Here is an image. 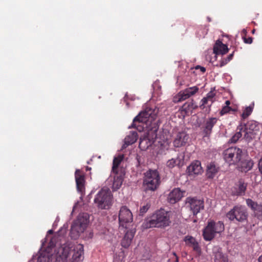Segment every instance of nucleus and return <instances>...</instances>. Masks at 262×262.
<instances>
[{
  "mask_svg": "<svg viewBox=\"0 0 262 262\" xmlns=\"http://www.w3.org/2000/svg\"><path fill=\"white\" fill-rule=\"evenodd\" d=\"M243 132V130H238L231 138V141L233 143L236 142L238 139L242 137V132Z\"/></svg>",
  "mask_w": 262,
  "mask_h": 262,
  "instance_id": "c9c22d12",
  "label": "nucleus"
},
{
  "mask_svg": "<svg viewBox=\"0 0 262 262\" xmlns=\"http://www.w3.org/2000/svg\"><path fill=\"white\" fill-rule=\"evenodd\" d=\"M247 213L244 207L240 205L235 206L226 214V217L230 221L235 220L239 222L246 221L247 218Z\"/></svg>",
  "mask_w": 262,
  "mask_h": 262,
  "instance_id": "9d476101",
  "label": "nucleus"
},
{
  "mask_svg": "<svg viewBox=\"0 0 262 262\" xmlns=\"http://www.w3.org/2000/svg\"><path fill=\"white\" fill-rule=\"evenodd\" d=\"M233 53L234 52H233L232 53L229 54L227 57L226 58L227 59H229V61H230L231 60H232V59L233 58Z\"/></svg>",
  "mask_w": 262,
  "mask_h": 262,
  "instance_id": "c03bdc74",
  "label": "nucleus"
},
{
  "mask_svg": "<svg viewBox=\"0 0 262 262\" xmlns=\"http://www.w3.org/2000/svg\"><path fill=\"white\" fill-rule=\"evenodd\" d=\"M184 241L187 246L192 247L193 250L198 253H201V247L194 237L190 235H187L184 237Z\"/></svg>",
  "mask_w": 262,
  "mask_h": 262,
  "instance_id": "aec40b11",
  "label": "nucleus"
},
{
  "mask_svg": "<svg viewBox=\"0 0 262 262\" xmlns=\"http://www.w3.org/2000/svg\"><path fill=\"white\" fill-rule=\"evenodd\" d=\"M176 262H178V257L176 256Z\"/></svg>",
  "mask_w": 262,
  "mask_h": 262,
  "instance_id": "8fccbe9b",
  "label": "nucleus"
},
{
  "mask_svg": "<svg viewBox=\"0 0 262 262\" xmlns=\"http://www.w3.org/2000/svg\"><path fill=\"white\" fill-rule=\"evenodd\" d=\"M253 106L254 104H252V105L246 107L244 110L243 111V113L241 115V117L243 119H245L247 118L249 116L251 115L253 111Z\"/></svg>",
  "mask_w": 262,
  "mask_h": 262,
  "instance_id": "72a5a7b5",
  "label": "nucleus"
},
{
  "mask_svg": "<svg viewBox=\"0 0 262 262\" xmlns=\"http://www.w3.org/2000/svg\"><path fill=\"white\" fill-rule=\"evenodd\" d=\"M94 202L100 209H108L112 203L111 192L107 189H102L97 194L94 199Z\"/></svg>",
  "mask_w": 262,
  "mask_h": 262,
  "instance_id": "0eeeda50",
  "label": "nucleus"
},
{
  "mask_svg": "<svg viewBox=\"0 0 262 262\" xmlns=\"http://www.w3.org/2000/svg\"><path fill=\"white\" fill-rule=\"evenodd\" d=\"M198 105L192 99L190 101L185 102L182 106V110L185 113H192V111L198 108Z\"/></svg>",
  "mask_w": 262,
  "mask_h": 262,
  "instance_id": "c756f323",
  "label": "nucleus"
},
{
  "mask_svg": "<svg viewBox=\"0 0 262 262\" xmlns=\"http://www.w3.org/2000/svg\"><path fill=\"white\" fill-rule=\"evenodd\" d=\"M203 172L201 162L198 160L192 162L187 168V172L189 176L199 175Z\"/></svg>",
  "mask_w": 262,
  "mask_h": 262,
  "instance_id": "dca6fc26",
  "label": "nucleus"
},
{
  "mask_svg": "<svg viewBox=\"0 0 262 262\" xmlns=\"http://www.w3.org/2000/svg\"><path fill=\"white\" fill-rule=\"evenodd\" d=\"M199 88L197 86L187 88L183 91H181L177 95L175 99L177 102H180L189 98L199 92Z\"/></svg>",
  "mask_w": 262,
  "mask_h": 262,
  "instance_id": "f8f14e48",
  "label": "nucleus"
},
{
  "mask_svg": "<svg viewBox=\"0 0 262 262\" xmlns=\"http://www.w3.org/2000/svg\"><path fill=\"white\" fill-rule=\"evenodd\" d=\"M85 229L80 225H78V223L74 221L71 227L70 236L71 238L73 239L77 238L80 234L83 232Z\"/></svg>",
  "mask_w": 262,
  "mask_h": 262,
  "instance_id": "412c9836",
  "label": "nucleus"
},
{
  "mask_svg": "<svg viewBox=\"0 0 262 262\" xmlns=\"http://www.w3.org/2000/svg\"><path fill=\"white\" fill-rule=\"evenodd\" d=\"M200 69L201 70V71L203 73H204L205 71H206V69L204 68V67H201L200 66H198L196 67V69Z\"/></svg>",
  "mask_w": 262,
  "mask_h": 262,
  "instance_id": "37998d69",
  "label": "nucleus"
},
{
  "mask_svg": "<svg viewBox=\"0 0 262 262\" xmlns=\"http://www.w3.org/2000/svg\"><path fill=\"white\" fill-rule=\"evenodd\" d=\"M173 255H174L175 256H176V254L175 253H173Z\"/></svg>",
  "mask_w": 262,
  "mask_h": 262,
  "instance_id": "603ef678",
  "label": "nucleus"
},
{
  "mask_svg": "<svg viewBox=\"0 0 262 262\" xmlns=\"http://www.w3.org/2000/svg\"><path fill=\"white\" fill-rule=\"evenodd\" d=\"M114 173L115 174L114 177L112 188L114 191H116L119 189L122 184L124 174L122 173H119L118 172Z\"/></svg>",
  "mask_w": 262,
  "mask_h": 262,
  "instance_id": "393cba45",
  "label": "nucleus"
},
{
  "mask_svg": "<svg viewBox=\"0 0 262 262\" xmlns=\"http://www.w3.org/2000/svg\"><path fill=\"white\" fill-rule=\"evenodd\" d=\"M160 182L159 174L156 170H149L145 173L143 184L146 190H155L159 186Z\"/></svg>",
  "mask_w": 262,
  "mask_h": 262,
  "instance_id": "39448f33",
  "label": "nucleus"
},
{
  "mask_svg": "<svg viewBox=\"0 0 262 262\" xmlns=\"http://www.w3.org/2000/svg\"><path fill=\"white\" fill-rule=\"evenodd\" d=\"M48 233L49 234H52L53 233V231L52 230H50L48 231Z\"/></svg>",
  "mask_w": 262,
  "mask_h": 262,
  "instance_id": "de8ad7c7",
  "label": "nucleus"
},
{
  "mask_svg": "<svg viewBox=\"0 0 262 262\" xmlns=\"http://www.w3.org/2000/svg\"><path fill=\"white\" fill-rule=\"evenodd\" d=\"M184 156H182L181 157L179 156L177 159H171L169 160L167 162V166L169 168H172L175 166L178 165L179 166H181L182 161L183 160Z\"/></svg>",
  "mask_w": 262,
  "mask_h": 262,
  "instance_id": "2f4dec72",
  "label": "nucleus"
},
{
  "mask_svg": "<svg viewBox=\"0 0 262 262\" xmlns=\"http://www.w3.org/2000/svg\"><path fill=\"white\" fill-rule=\"evenodd\" d=\"M246 203L248 206L254 211L255 216H262V204H258L250 199L246 200Z\"/></svg>",
  "mask_w": 262,
  "mask_h": 262,
  "instance_id": "5701e85b",
  "label": "nucleus"
},
{
  "mask_svg": "<svg viewBox=\"0 0 262 262\" xmlns=\"http://www.w3.org/2000/svg\"><path fill=\"white\" fill-rule=\"evenodd\" d=\"M243 39L244 40V42L245 43L251 44L253 41V38L252 37H248L247 38L246 36H243Z\"/></svg>",
  "mask_w": 262,
  "mask_h": 262,
  "instance_id": "ea45409f",
  "label": "nucleus"
},
{
  "mask_svg": "<svg viewBox=\"0 0 262 262\" xmlns=\"http://www.w3.org/2000/svg\"><path fill=\"white\" fill-rule=\"evenodd\" d=\"M258 168L260 173L262 175V157L258 161Z\"/></svg>",
  "mask_w": 262,
  "mask_h": 262,
  "instance_id": "79ce46f5",
  "label": "nucleus"
},
{
  "mask_svg": "<svg viewBox=\"0 0 262 262\" xmlns=\"http://www.w3.org/2000/svg\"><path fill=\"white\" fill-rule=\"evenodd\" d=\"M247 187V184L245 183L243 181L240 180L238 181V184L237 187L235 188V191H232V194L234 195H244L245 193Z\"/></svg>",
  "mask_w": 262,
  "mask_h": 262,
  "instance_id": "a878e982",
  "label": "nucleus"
},
{
  "mask_svg": "<svg viewBox=\"0 0 262 262\" xmlns=\"http://www.w3.org/2000/svg\"><path fill=\"white\" fill-rule=\"evenodd\" d=\"M216 94L214 91H211L206 95V97L203 98L200 103V108L204 110L205 108H209L216 101Z\"/></svg>",
  "mask_w": 262,
  "mask_h": 262,
  "instance_id": "4468645a",
  "label": "nucleus"
},
{
  "mask_svg": "<svg viewBox=\"0 0 262 262\" xmlns=\"http://www.w3.org/2000/svg\"><path fill=\"white\" fill-rule=\"evenodd\" d=\"M188 138V135L185 132H179L173 140L174 146L180 147L184 146L187 142Z\"/></svg>",
  "mask_w": 262,
  "mask_h": 262,
  "instance_id": "f3484780",
  "label": "nucleus"
},
{
  "mask_svg": "<svg viewBox=\"0 0 262 262\" xmlns=\"http://www.w3.org/2000/svg\"><path fill=\"white\" fill-rule=\"evenodd\" d=\"M61 240V237L55 236L51 239L48 248L52 249L58 247L56 252V260L55 262H68L70 254L73 252L71 262H79L83 259V246L81 244L75 245L72 242H68L61 244L58 241Z\"/></svg>",
  "mask_w": 262,
  "mask_h": 262,
  "instance_id": "f03ea898",
  "label": "nucleus"
},
{
  "mask_svg": "<svg viewBox=\"0 0 262 262\" xmlns=\"http://www.w3.org/2000/svg\"><path fill=\"white\" fill-rule=\"evenodd\" d=\"M253 165V161L248 158L244 160L241 159L239 162L238 167L242 172H247L252 168Z\"/></svg>",
  "mask_w": 262,
  "mask_h": 262,
  "instance_id": "4be33fe9",
  "label": "nucleus"
},
{
  "mask_svg": "<svg viewBox=\"0 0 262 262\" xmlns=\"http://www.w3.org/2000/svg\"><path fill=\"white\" fill-rule=\"evenodd\" d=\"M219 171V167L214 163H210L207 166L206 176L208 179H213Z\"/></svg>",
  "mask_w": 262,
  "mask_h": 262,
  "instance_id": "bb28decb",
  "label": "nucleus"
},
{
  "mask_svg": "<svg viewBox=\"0 0 262 262\" xmlns=\"http://www.w3.org/2000/svg\"><path fill=\"white\" fill-rule=\"evenodd\" d=\"M170 223L169 212L161 209L157 210L150 218L145 221L143 226L145 228H163L168 226Z\"/></svg>",
  "mask_w": 262,
  "mask_h": 262,
  "instance_id": "7ed1b4c3",
  "label": "nucleus"
},
{
  "mask_svg": "<svg viewBox=\"0 0 262 262\" xmlns=\"http://www.w3.org/2000/svg\"><path fill=\"white\" fill-rule=\"evenodd\" d=\"M133 221V214L126 206L121 207L119 213L120 228L127 229L132 225Z\"/></svg>",
  "mask_w": 262,
  "mask_h": 262,
  "instance_id": "1a4fd4ad",
  "label": "nucleus"
},
{
  "mask_svg": "<svg viewBox=\"0 0 262 262\" xmlns=\"http://www.w3.org/2000/svg\"><path fill=\"white\" fill-rule=\"evenodd\" d=\"M126 230L127 231L121 241V245L125 248H128L130 245L136 232L135 228H132L131 229H127Z\"/></svg>",
  "mask_w": 262,
  "mask_h": 262,
  "instance_id": "a211bd4d",
  "label": "nucleus"
},
{
  "mask_svg": "<svg viewBox=\"0 0 262 262\" xmlns=\"http://www.w3.org/2000/svg\"><path fill=\"white\" fill-rule=\"evenodd\" d=\"M259 129L258 124L254 120H250L246 124H241L237 128V130H243L244 138L249 142L255 138Z\"/></svg>",
  "mask_w": 262,
  "mask_h": 262,
  "instance_id": "423d86ee",
  "label": "nucleus"
},
{
  "mask_svg": "<svg viewBox=\"0 0 262 262\" xmlns=\"http://www.w3.org/2000/svg\"><path fill=\"white\" fill-rule=\"evenodd\" d=\"M75 177L77 190L81 195H83L85 192V180L84 174L80 170L77 169L75 172Z\"/></svg>",
  "mask_w": 262,
  "mask_h": 262,
  "instance_id": "ddd939ff",
  "label": "nucleus"
},
{
  "mask_svg": "<svg viewBox=\"0 0 262 262\" xmlns=\"http://www.w3.org/2000/svg\"><path fill=\"white\" fill-rule=\"evenodd\" d=\"M224 230V225L223 222L210 221L203 230V238L206 241H210L214 238L216 233H220Z\"/></svg>",
  "mask_w": 262,
  "mask_h": 262,
  "instance_id": "20e7f679",
  "label": "nucleus"
},
{
  "mask_svg": "<svg viewBox=\"0 0 262 262\" xmlns=\"http://www.w3.org/2000/svg\"><path fill=\"white\" fill-rule=\"evenodd\" d=\"M90 169H91V167H88V166H87V167H86V170H90Z\"/></svg>",
  "mask_w": 262,
  "mask_h": 262,
  "instance_id": "09e8293b",
  "label": "nucleus"
},
{
  "mask_svg": "<svg viewBox=\"0 0 262 262\" xmlns=\"http://www.w3.org/2000/svg\"><path fill=\"white\" fill-rule=\"evenodd\" d=\"M78 225H80L84 228L86 229L89 221V216L88 213H82L78 216L76 220L75 221Z\"/></svg>",
  "mask_w": 262,
  "mask_h": 262,
  "instance_id": "cd10ccee",
  "label": "nucleus"
},
{
  "mask_svg": "<svg viewBox=\"0 0 262 262\" xmlns=\"http://www.w3.org/2000/svg\"><path fill=\"white\" fill-rule=\"evenodd\" d=\"M243 155L241 149L231 147L224 150L223 152L224 159L230 165L236 164L239 162Z\"/></svg>",
  "mask_w": 262,
  "mask_h": 262,
  "instance_id": "6e6552de",
  "label": "nucleus"
},
{
  "mask_svg": "<svg viewBox=\"0 0 262 262\" xmlns=\"http://www.w3.org/2000/svg\"><path fill=\"white\" fill-rule=\"evenodd\" d=\"M243 132V130H238L231 138V141L233 143L236 142L238 139L242 137V132Z\"/></svg>",
  "mask_w": 262,
  "mask_h": 262,
  "instance_id": "f704fd0d",
  "label": "nucleus"
},
{
  "mask_svg": "<svg viewBox=\"0 0 262 262\" xmlns=\"http://www.w3.org/2000/svg\"><path fill=\"white\" fill-rule=\"evenodd\" d=\"M186 204L194 215H196L204 208V201L197 199L196 198L188 197L186 198Z\"/></svg>",
  "mask_w": 262,
  "mask_h": 262,
  "instance_id": "9b49d317",
  "label": "nucleus"
},
{
  "mask_svg": "<svg viewBox=\"0 0 262 262\" xmlns=\"http://www.w3.org/2000/svg\"><path fill=\"white\" fill-rule=\"evenodd\" d=\"M228 62H229V59H227L226 58H224L220 61L219 67H222L227 64Z\"/></svg>",
  "mask_w": 262,
  "mask_h": 262,
  "instance_id": "a19ab883",
  "label": "nucleus"
},
{
  "mask_svg": "<svg viewBox=\"0 0 262 262\" xmlns=\"http://www.w3.org/2000/svg\"><path fill=\"white\" fill-rule=\"evenodd\" d=\"M254 32H255V30L254 29V30H252V33H254Z\"/></svg>",
  "mask_w": 262,
  "mask_h": 262,
  "instance_id": "3c124183",
  "label": "nucleus"
},
{
  "mask_svg": "<svg viewBox=\"0 0 262 262\" xmlns=\"http://www.w3.org/2000/svg\"><path fill=\"white\" fill-rule=\"evenodd\" d=\"M138 138V136L136 132H130L124 139L125 144L127 145H131L136 142Z\"/></svg>",
  "mask_w": 262,
  "mask_h": 262,
  "instance_id": "7c9ffc66",
  "label": "nucleus"
},
{
  "mask_svg": "<svg viewBox=\"0 0 262 262\" xmlns=\"http://www.w3.org/2000/svg\"><path fill=\"white\" fill-rule=\"evenodd\" d=\"M48 256L40 255L38 257L37 262H50Z\"/></svg>",
  "mask_w": 262,
  "mask_h": 262,
  "instance_id": "58836bf2",
  "label": "nucleus"
},
{
  "mask_svg": "<svg viewBox=\"0 0 262 262\" xmlns=\"http://www.w3.org/2000/svg\"><path fill=\"white\" fill-rule=\"evenodd\" d=\"M150 207V205L149 203H147L145 205H144L141 207L140 209V214L143 215L146 213Z\"/></svg>",
  "mask_w": 262,
  "mask_h": 262,
  "instance_id": "4c0bfd02",
  "label": "nucleus"
},
{
  "mask_svg": "<svg viewBox=\"0 0 262 262\" xmlns=\"http://www.w3.org/2000/svg\"><path fill=\"white\" fill-rule=\"evenodd\" d=\"M185 192V191H182L179 188L173 189L168 195V202L171 204L176 203L181 199Z\"/></svg>",
  "mask_w": 262,
  "mask_h": 262,
  "instance_id": "6ab92c4d",
  "label": "nucleus"
},
{
  "mask_svg": "<svg viewBox=\"0 0 262 262\" xmlns=\"http://www.w3.org/2000/svg\"><path fill=\"white\" fill-rule=\"evenodd\" d=\"M231 111H235V110L232 109L230 106H224L223 107L222 110L220 111V114L221 116H223V115L229 113Z\"/></svg>",
  "mask_w": 262,
  "mask_h": 262,
  "instance_id": "e433bc0d",
  "label": "nucleus"
},
{
  "mask_svg": "<svg viewBox=\"0 0 262 262\" xmlns=\"http://www.w3.org/2000/svg\"><path fill=\"white\" fill-rule=\"evenodd\" d=\"M213 52L215 54L224 55L228 52V48L227 45L218 40L213 47Z\"/></svg>",
  "mask_w": 262,
  "mask_h": 262,
  "instance_id": "b1692460",
  "label": "nucleus"
},
{
  "mask_svg": "<svg viewBox=\"0 0 262 262\" xmlns=\"http://www.w3.org/2000/svg\"><path fill=\"white\" fill-rule=\"evenodd\" d=\"M214 262H229L228 256L221 252L220 249H217L216 251L214 252Z\"/></svg>",
  "mask_w": 262,
  "mask_h": 262,
  "instance_id": "c85d7f7f",
  "label": "nucleus"
},
{
  "mask_svg": "<svg viewBox=\"0 0 262 262\" xmlns=\"http://www.w3.org/2000/svg\"><path fill=\"white\" fill-rule=\"evenodd\" d=\"M158 110L156 108H146L144 111L141 112L133 120L132 127L136 128L141 132L143 129L146 130L147 138L140 141L139 147L142 150L146 149L147 147L143 146L144 142L147 140H152L157 138V131L159 129L158 120H156Z\"/></svg>",
  "mask_w": 262,
  "mask_h": 262,
  "instance_id": "f257e3e1",
  "label": "nucleus"
},
{
  "mask_svg": "<svg viewBox=\"0 0 262 262\" xmlns=\"http://www.w3.org/2000/svg\"><path fill=\"white\" fill-rule=\"evenodd\" d=\"M258 261L262 262V255L258 258Z\"/></svg>",
  "mask_w": 262,
  "mask_h": 262,
  "instance_id": "49530a36",
  "label": "nucleus"
},
{
  "mask_svg": "<svg viewBox=\"0 0 262 262\" xmlns=\"http://www.w3.org/2000/svg\"><path fill=\"white\" fill-rule=\"evenodd\" d=\"M217 119L211 117L206 119L203 126V132L204 137H209L212 133V128L216 124Z\"/></svg>",
  "mask_w": 262,
  "mask_h": 262,
  "instance_id": "2eb2a0df",
  "label": "nucleus"
},
{
  "mask_svg": "<svg viewBox=\"0 0 262 262\" xmlns=\"http://www.w3.org/2000/svg\"><path fill=\"white\" fill-rule=\"evenodd\" d=\"M123 156L119 155L118 156L115 157L113 160L112 171L113 172H117L118 168L121 161L123 160Z\"/></svg>",
  "mask_w": 262,
  "mask_h": 262,
  "instance_id": "473e14b6",
  "label": "nucleus"
},
{
  "mask_svg": "<svg viewBox=\"0 0 262 262\" xmlns=\"http://www.w3.org/2000/svg\"><path fill=\"white\" fill-rule=\"evenodd\" d=\"M230 103H231V102L229 100H227L225 102V104H226L225 106H229Z\"/></svg>",
  "mask_w": 262,
  "mask_h": 262,
  "instance_id": "a18cd8bd",
  "label": "nucleus"
}]
</instances>
